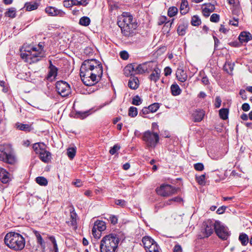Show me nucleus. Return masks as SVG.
Segmentation results:
<instances>
[{
	"mask_svg": "<svg viewBox=\"0 0 252 252\" xmlns=\"http://www.w3.org/2000/svg\"><path fill=\"white\" fill-rule=\"evenodd\" d=\"M103 74L101 63L95 59L85 60L82 63L80 75L84 84L93 86L99 81Z\"/></svg>",
	"mask_w": 252,
	"mask_h": 252,
	"instance_id": "f257e3e1",
	"label": "nucleus"
},
{
	"mask_svg": "<svg viewBox=\"0 0 252 252\" xmlns=\"http://www.w3.org/2000/svg\"><path fill=\"white\" fill-rule=\"evenodd\" d=\"M46 56L43 50V43L41 42L35 46H30L26 47L25 52L21 54V57L26 63L32 64L40 61Z\"/></svg>",
	"mask_w": 252,
	"mask_h": 252,
	"instance_id": "f03ea898",
	"label": "nucleus"
},
{
	"mask_svg": "<svg viewBox=\"0 0 252 252\" xmlns=\"http://www.w3.org/2000/svg\"><path fill=\"white\" fill-rule=\"evenodd\" d=\"M122 20L118 22L119 26L121 28L122 33L125 36H133L136 33L137 28V23L133 16L129 13H124L121 17Z\"/></svg>",
	"mask_w": 252,
	"mask_h": 252,
	"instance_id": "7ed1b4c3",
	"label": "nucleus"
},
{
	"mask_svg": "<svg viewBox=\"0 0 252 252\" xmlns=\"http://www.w3.org/2000/svg\"><path fill=\"white\" fill-rule=\"evenodd\" d=\"M5 244L10 249L16 251L23 249L25 245V240L20 234L14 232L7 233L4 237Z\"/></svg>",
	"mask_w": 252,
	"mask_h": 252,
	"instance_id": "20e7f679",
	"label": "nucleus"
},
{
	"mask_svg": "<svg viewBox=\"0 0 252 252\" xmlns=\"http://www.w3.org/2000/svg\"><path fill=\"white\" fill-rule=\"evenodd\" d=\"M119 242L120 239L117 234L112 233L105 236L100 242L101 252H115Z\"/></svg>",
	"mask_w": 252,
	"mask_h": 252,
	"instance_id": "39448f33",
	"label": "nucleus"
},
{
	"mask_svg": "<svg viewBox=\"0 0 252 252\" xmlns=\"http://www.w3.org/2000/svg\"><path fill=\"white\" fill-rule=\"evenodd\" d=\"M0 161L9 164H14L16 157L12 145L9 143L0 145Z\"/></svg>",
	"mask_w": 252,
	"mask_h": 252,
	"instance_id": "423d86ee",
	"label": "nucleus"
},
{
	"mask_svg": "<svg viewBox=\"0 0 252 252\" xmlns=\"http://www.w3.org/2000/svg\"><path fill=\"white\" fill-rule=\"evenodd\" d=\"M159 135L157 133L148 130L145 131L142 137L143 140L145 142L148 148H154L159 141Z\"/></svg>",
	"mask_w": 252,
	"mask_h": 252,
	"instance_id": "0eeeda50",
	"label": "nucleus"
},
{
	"mask_svg": "<svg viewBox=\"0 0 252 252\" xmlns=\"http://www.w3.org/2000/svg\"><path fill=\"white\" fill-rule=\"evenodd\" d=\"M177 190L178 189L170 185L163 184L159 188H157L156 191L158 195L163 197H168L176 193Z\"/></svg>",
	"mask_w": 252,
	"mask_h": 252,
	"instance_id": "6e6552de",
	"label": "nucleus"
},
{
	"mask_svg": "<svg viewBox=\"0 0 252 252\" xmlns=\"http://www.w3.org/2000/svg\"><path fill=\"white\" fill-rule=\"evenodd\" d=\"M215 231L218 237L223 240H226L230 235L228 228L219 221H215Z\"/></svg>",
	"mask_w": 252,
	"mask_h": 252,
	"instance_id": "1a4fd4ad",
	"label": "nucleus"
},
{
	"mask_svg": "<svg viewBox=\"0 0 252 252\" xmlns=\"http://www.w3.org/2000/svg\"><path fill=\"white\" fill-rule=\"evenodd\" d=\"M56 88L59 94L63 97L68 95L71 92L69 85L64 81L57 82L56 84Z\"/></svg>",
	"mask_w": 252,
	"mask_h": 252,
	"instance_id": "9d476101",
	"label": "nucleus"
},
{
	"mask_svg": "<svg viewBox=\"0 0 252 252\" xmlns=\"http://www.w3.org/2000/svg\"><path fill=\"white\" fill-rule=\"evenodd\" d=\"M45 11L46 13L51 16L63 17L65 15V13L63 11L53 6L47 7Z\"/></svg>",
	"mask_w": 252,
	"mask_h": 252,
	"instance_id": "9b49d317",
	"label": "nucleus"
},
{
	"mask_svg": "<svg viewBox=\"0 0 252 252\" xmlns=\"http://www.w3.org/2000/svg\"><path fill=\"white\" fill-rule=\"evenodd\" d=\"M203 225L204 228V237H208L214 232L215 230V222H213L210 220H208L204 222Z\"/></svg>",
	"mask_w": 252,
	"mask_h": 252,
	"instance_id": "f8f14e48",
	"label": "nucleus"
},
{
	"mask_svg": "<svg viewBox=\"0 0 252 252\" xmlns=\"http://www.w3.org/2000/svg\"><path fill=\"white\" fill-rule=\"evenodd\" d=\"M205 115V112L203 110L196 109L192 114L193 120L195 122H201Z\"/></svg>",
	"mask_w": 252,
	"mask_h": 252,
	"instance_id": "ddd939ff",
	"label": "nucleus"
},
{
	"mask_svg": "<svg viewBox=\"0 0 252 252\" xmlns=\"http://www.w3.org/2000/svg\"><path fill=\"white\" fill-rule=\"evenodd\" d=\"M149 64V63H144L137 65L135 63V74H138L145 73L147 70V66H150Z\"/></svg>",
	"mask_w": 252,
	"mask_h": 252,
	"instance_id": "4468645a",
	"label": "nucleus"
},
{
	"mask_svg": "<svg viewBox=\"0 0 252 252\" xmlns=\"http://www.w3.org/2000/svg\"><path fill=\"white\" fill-rule=\"evenodd\" d=\"M176 75L177 79L181 82H185L188 78L186 72L182 68H178L176 71Z\"/></svg>",
	"mask_w": 252,
	"mask_h": 252,
	"instance_id": "2eb2a0df",
	"label": "nucleus"
},
{
	"mask_svg": "<svg viewBox=\"0 0 252 252\" xmlns=\"http://www.w3.org/2000/svg\"><path fill=\"white\" fill-rule=\"evenodd\" d=\"M161 70L156 65V66L154 68L153 72L149 76V79L151 81H153L155 82H157L160 76Z\"/></svg>",
	"mask_w": 252,
	"mask_h": 252,
	"instance_id": "dca6fc26",
	"label": "nucleus"
},
{
	"mask_svg": "<svg viewBox=\"0 0 252 252\" xmlns=\"http://www.w3.org/2000/svg\"><path fill=\"white\" fill-rule=\"evenodd\" d=\"M0 180L3 184H6L9 181V173L1 167H0Z\"/></svg>",
	"mask_w": 252,
	"mask_h": 252,
	"instance_id": "f3484780",
	"label": "nucleus"
},
{
	"mask_svg": "<svg viewBox=\"0 0 252 252\" xmlns=\"http://www.w3.org/2000/svg\"><path fill=\"white\" fill-rule=\"evenodd\" d=\"M39 158L40 159L45 163H48L51 159V153L47 151L46 149L40 153Z\"/></svg>",
	"mask_w": 252,
	"mask_h": 252,
	"instance_id": "a211bd4d",
	"label": "nucleus"
},
{
	"mask_svg": "<svg viewBox=\"0 0 252 252\" xmlns=\"http://www.w3.org/2000/svg\"><path fill=\"white\" fill-rule=\"evenodd\" d=\"M135 63L127 65L124 69V74L126 76L135 75Z\"/></svg>",
	"mask_w": 252,
	"mask_h": 252,
	"instance_id": "6ab92c4d",
	"label": "nucleus"
},
{
	"mask_svg": "<svg viewBox=\"0 0 252 252\" xmlns=\"http://www.w3.org/2000/svg\"><path fill=\"white\" fill-rule=\"evenodd\" d=\"M142 243L145 248L146 251L149 250V248L153 246L154 243L156 242L149 236H145L142 238Z\"/></svg>",
	"mask_w": 252,
	"mask_h": 252,
	"instance_id": "aec40b11",
	"label": "nucleus"
},
{
	"mask_svg": "<svg viewBox=\"0 0 252 252\" xmlns=\"http://www.w3.org/2000/svg\"><path fill=\"white\" fill-rule=\"evenodd\" d=\"M32 148L36 154H39L40 153L46 149V146L43 142H38L34 143L32 146Z\"/></svg>",
	"mask_w": 252,
	"mask_h": 252,
	"instance_id": "412c9836",
	"label": "nucleus"
},
{
	"mask_svg": "<svg viewBox=\"0 0 252 252\" xmlns=\"http://www.w3.org/2000/svg\"><path fill=\"white\" fill-rule=\"evenodd\" d=\"M188 28V23L187 22H181L177 28V32L179 35H184L186 33V30Z\"/></svg>",
	"mask_w": 252,
	"mask_h": 252,
	"instance_id": "4be33fe9",
	"label": "nucleus"
},
{
	"mask_svg": "<svg viewBox=\"0 0 252 252\" xmlns=\"http://www.w3.org/2000/svg\"><path fill=\"white\" fill-rule=\"evenodd\" d=\"M251 38V34L246 32H242L239 36V39L242 43L248 42Z\"/></svg>",
	"mask_w": 252,
	"mask_h": 252,
	"instance_id": "5701e85b",
	"label": "nucleus"
},
{
	"mask_svg": "<svg viewBox=\"0 0 252 252\" xmlns=\"http://www.w3.org/2000/svg\"><path fill=\"white\" fill-rule=\"evenodd\" d=\"M15 126L17 129L26 132H30L33 129L32 125L23 124L20 123H17L15 124Z\"/></svg>",
	"mask_w": 252,
	"mask_h": 252,
	"instance_id": "b1692460",
	"label": "nucleus"
},
{
	"mask_svg": "<svg viewBox=\"0 0 252 252\" xmlns=\"http://www.w3.org/2000/svg\"><path fill=\"white\" fill-rule=\"evenodd\" d=\"M215 9V6L213 4L209 3L206 5V6L202 9L203 15L207 17L210 13L214 11Z\"/></svg>",
	"mask_w": 252,
	"mask_h": 252,
	"instance_id": "393cba45",
	"label": "nucleus"
},
{
	"mask_svg": "<svg viewBox=\"0 0 252 252\" xmlns=\"http://www.w3.org/2000/svg\"><path fill=\"white\" fill-rule=\"evenodd\" d=\"M139 85V80L137 77L130 78L128 80V86L133 90L137 89Z\"/></svg>",
	"mask_w": 252,
	"mask_h": 252,
	"instance_id": "a878e982",
	"label": "nucleus"
},
{
	"mask_svg": "<svg viewBox=\"0 0 252 252\" xmlns=\"http://www.w3.org/2000/svg\"><path fill=\"white\" fill-rule=\"evenodd\" d=\"M39 6V4L36 2L31 1L25 3L24 8L28 11H31L36 9Z\"/></svg>",
	"mask_w": 252,
	"mask_h": 252,
	"instance_id": "bb28decb",
	"label": "nucleus"
},
{
	"mask_svg": "<svg viewBox=\"0 0 252 252\" xmlns=\"http://www.w3.org/2000/svg\"><path fill=\"white\" fill-rule=\"evenodd\" d=\"M189 6L188 2L187 0H182V2L180 5V12L181 14L185 15L189 11Z\"/></svg>",
	"mask_w": 252,
	"mask_h": 252,
	"instance_id": "cd10ccee",
	"label": "nucleus"
},
{
	"mask_svg": "<svg viewBox=\"0 0 252 252\" xmlns=\"http://www.w3.org/2000/svg\"><path fill=\"white\" fill-rule=\"evenodd\" d=\"M93 227H95V229L102 232L106 229L105 223L102 220H97L94 222Z\"/></svg>",
	"mask_w": 252,
	"mask_h": 252,
	"instance_id": "c85d7f7f",
	"label": "nucleus"
},
{
	"mask_svg": "<svg viewBox=\"0 0 252 252\" xmlns=\"http://www.w3.org/2000/svg\"><path fill=\"white\" fill-rule=\"evenodd\" d=\"M171 94L174 96L179 95L182 92L181 89L177 84H172L171 86Z\"/></svg>",
	"mask_w": 252,
	"mask_h": 252,
	"instance_id": "c756f323",
	"label": "nucleus"
},
{
	"mask_svg": "<svg viewBox=\"0 0 252 252\" xmlns=\"http://www.w3.org/2000/svg\"><path fill=\"white\" fill-rule=\"evenodd\" d=\"M77 214L74 211L70 212V220L68 221L69 225L76 228L77 221H76Z\"/></svg>",
	"mask_w": 252,
	"mask_h": 252,
	"instance_id": "7c9ffc66",
	"label": "nucleus"
},
{
	"mask_svg": "<svg viewBox=\"0 0 252 252\" xmlns=\"http://www.w3.org/2000/svg\"><path fill=\"white\" fill-rule=\"evenodd\" d=\"M33 233L36 238L37 242L43 248L45 247V245L39 232L37 231H33Z\"/></svg>",
	"mask_w": 252,
	"mask_h": 252,
	"instance_id": "2f4dec72",
	"label": "nucleus"
},
{
	"mask_svg": "<svg viewBox=\"0 0 252 252\" xmlns=\"http://www.w3.org/2000/svg\"><path fill=\"white\" fill-rule=\"evenodd\" d=\"M239 240L243 246L247 245L249 242L248 236L245 233H241L239 237Z\"/></svg>",
	"mask_w": 252,
	"mask_h": 252,
	"instance_id": "473e14b6",
	"label": "nucleus"
},
{
	"mask_svg": "<svg viewBox=\"0 0 252 252\" xmlns=\"http://www.w3.org/2000/svg\"><path fill=\"white\" fill-rule=\"evenodd\" d=\"M91 20L87 16H83L80 19L79 24L81 26L87 27L90 24Z\"/></svg>",
	"mask_w": 252,
	"mask_h": 252,
	"instance_id": "72a5a7b5",
	"label": "nucleus"
},
{
	"mask_svg": "<svg viewBox=\"0 0 252 252\" xmlns=\"http://www.w3.org/2000/svg\"><path fill=\"white\" fill-rule=\"evenodd\" d=\"M90 110L85 111H76L75 115L77 118L83 119L90 115Z\"/></svg>",
	"mask_w": 252,
	"mask_h": 252,
	"instance_id": "f704fd0d",
	"label": "nucleus"
},
{
	"mask_svg": "<svg viewBox=\"0 0 252 252\" xmlns=\"http://www.w3.org/2000/svg\"><path fill=\"white\" fill-rule=\"evenodd\" d=\"M16 9L14 7L9 8L7 11L5 13V16L13 18L16 17Z\"/></svg>",
	"mask_w": 252,
	"mask_h": 252,
	"instance_id": "c9c22d12",
	"label": "nucleus"
},
{
	"mask_svg": "<svg viewBox=\"0 0 252 252\" xmlns=\"http://www.w3.org/2000/svg\"><path fill=\"white\" fill-rule=\"evenodd\" d=\"M58 69L56 67H52V68H49V71L48 74V78H51L53 77L54 79L55 78L57 75Z\"/></svg>",
	"mask_w": 252,
	"mask_h": 252,
	"instance_id": "e433bc0d",
	"label": "nucleus"
},
{
	"mask_svg": "<svg viewBox=\"0 0 252 252\" xmlns=\"http://www.w3.org/2000/svg\"><path fill=\"white\" fill-rule=\"evenodd\" d=\"M228 110L226 108H222L219 111L220 117L223 120H226L228 118Z\"/></svg>",
	"mask_w": 252,
	"mask_h": 252,
	"instance_id": "4c0bfd02",
	"label": "nucleus"
},
{
	"mask_svg": "<svg viewBox=\"0 0 252 252\" xmlns=\"http://www.w3.org/2000/svg\"><path fill=\"white\" fill-rule=\"evenodd\" d=\"M76 152V151L75 148L71 147L67 149V155L68 157L71 159H72L74 158Z\"/></svg>",
	"mask_w": 252,
	"mask_h": 252,
	"instance_id": "58836bf2",
	"label": "nucleus"
},
{
	"mask_svg": "<svg viewBox=\"0 0 252 252\" xmlns=\"http://www.w3.org/2000/svg\"><path fill=\"white\" fill-rule=\"evenodd\" d=\"M205 178H206V174H202L200 176H196L195 179L196 182L200 185H205Z\"/></svg>",
	"mask_w": 252,
	"mask_h": 252,
	"instance_id": "ea45409f",
	"label": "nucleus"
},
{
	"mask_svg": "<svg viewBox=\"0 0 252 252\" xmlns=\"http://www.w3.org/2000/svg\"><path fill=\"white\" fill-rule=\"evenodd\" d=\"M146 252H161L159 247L157 243H154L153 246H151L149 250H147Z\"/></svg>",
	"mask_w": 252,
	"mask_h": 252,
	"instance_id": "a19ab883",
	"label": "nucleus"
},
{
	"mask_svg": "<svg viewBox=\"0 0 252 252\" xmlns=\"http://www.w3.org/2000/svg\"><path fill=\"white\" fill-rule=\"evenodd\" d=\"M36 183L41 186H46L48 184L47 180L43 177H38L36 178Z\"/></svg>",
	"mask_w": 252,
	"mask_h": 252,
	"instance_id": "79ce46f5",
	"label": "nucleus"
},
{
	"mask_svg": "<svg viewBox=\"0 0 252 252\" xmlns=\"http://www.w3.org/2000/svg\"><path fill=\"white\" fill-rule=\"evenodd\" d=\"M148 108L150 112L154 113L159 108V104L158 103H154L149 105Z\"/></svg>",
	"mask_w": 252,
	"mask_h": 252,
	"instance_id": "37998d69",
	"label": "nucleus"
},
{
	"mask_svg": "<svg viewBox=\"0 0 252 252\" xmlns=\"http://www.w3.org/2000/svg\"><path fill=\"white\" fill-rule=\"evenodd\" d=\"M178 12V9L177 7L175 6H172L169 7L168 10V16L172 17L174 16L177 14Z\"/></svg>",
	"mask_w": 252,
	"mask_h": 252,
	"instance_id": "c03bdc74",
	"label": "nucleus"
},
{
	"mask_svg": "<svg viewBox=\"0 0 252 252\" xmlns=\"http://www.w3.org/2000/svg\"><path fill=\"white\" fill-rule=\"evenodd\" d=\"M138 111L136 107L131 106L128 110V115L131 117H135L137 115Z\"/></svg>",
	"mask_w": 252,
	"mask_h": 252,
	"instance_id": "a18cd8bd",
	"label": "nucleus"
},
{
	"mask_svg": "<svg viewBox=\"0 0 252 252\" xmlns=\"http://www.w3.org/2000/svg\"><path fill=\"white\" fill-rule=\"evenodd\" d=\"M191 23L193 26H197L201 24V20L197 16L194 15L192 17Z\"/></svg>",
	"mask_w": 252,
	"mask_h": 252,
	"instance_id": "49530a36",
	"label": "nucleus"
},
{
	"mask_svg": "<svg viewBox=\"0 0 252 252\" xmlns=\"http://www.w3.org/2000/svg\"><path fill=\"white\" fill-rule=\"evenodd\" d=\"M142 100L138 95L134 96L132 98V104L135 105H139L142 103Z\"/></svg>",
	"mask_w": 252,
	"mask_h": 252,
	"instance_id": "de8ad7c7",
	"label": "nucleus"
},
{
	"mask_svg": "<svg viewBox=\"0 0 252 252\" xmlns=\"http://www.w3.org/2000/svg\"><path fill=\"white\" fill-rule=\"evenodd\" d=\"M74 0H64L63 1V5L66 8H70L74 5Z\"/></svg>",
	"mask_w": 252,
	"mask_h": 252,
	"instance_id": "09e8293b",
	"label": "nucleus"
},
{
	"mask_svg": "<svg viewBox=\"0 0 252 252\" xmlns=\"http://www.w3.org/2000/svg\"><path fill=\"white\" fill-rule=\"evenodd\" d=\"M92 234L95 239H99L101 235V232L95 229V227H93Z\"/></svg>",
	"mask_w": 252,
	"mask_h": 252,
	"instance_id": "8fccbe9b",
	"label": "nucleus"
},
{
	"mask_svg": "<svg viewBox=\"0 0 252 252\" xmlns=\"http://www.w3.org/2000/svg\"><path fill=\"white\" fill-rule=\"evenodd\" d=\"M74 5H84L86 6L88 4L87 0H81L78 1L77 0H74Z\"/></svg>",
	"mask_w": 252,
	"mask_h": 252,
	"instance_id": "3c124183",
	"label": "nucleus"
},
{
	"mask_svg": "<svg viewBox=\"0 0 252 252\" xmlns=\"http://www.w3.org/2000/svg\"><path fill=\"white\" fill-rule=\"evenodd\" d=\"M50 240H51V241L52 242V243L53 244V251H54V252H58V248L57 244L56 243V241L55 240V237H54L53 236L50 237Z\"/></svg>",
	"mask_w": 252,
	"mask_h": 252,
	"instance_id": "603ef678",
	"label": "nucleus"
},
{
	"mask_svg": "<svg viewBox=\"0 0 252 252\" xmlns=\"http://www.w3.org/2000/svg\"><path fill=\"white\" fill-rule=\"evenodd\" d=\"M115 203L116 205H119L122 207H124L126 205V201L123 199H117L115 200Z\"/></svg>",
	"mask_w": 252,
	"mask_h": 252,
	"instance_id": "864d4df0",
	"label": "nucleus"
},
{
	"mask_svg": "<svg viewBox=\"0 0 252 252\" xmlns=\"http://www.w3.org/2000/svg\"><path fill=\"white\" fill-rule=\"evenodd\" d=\"M194 168L197 171H202L204 167V165L202 163H197L194 164Z\"/></svg>",
	"mask_w": 252,
	"mask_h": 252,
	"instance_id": "5fc2aeb1",
	"label": "nucleus"
},
{
	"mask_svg": "<svg viewBox=\"0 0 252 252\" xmlns=\"http://www.w3.org/2000/svg\"><path fill=\"white\" fill-rule=\"evenodd\" d=\"M220 20V16L217 14H213L210 17V21L212 22H218Z\"/></svg>",
	"mask_w": 252,
	"mask_h": 252,
	"instance_id": "6e6d98bb",
	"label": "nucleus"
},
{
	"mask_svg": "<svg viewBox=\"0 0 252 252\" xmlns=\"http://www.w3.org/2000/svg\"><path fill=\"white\" fill-rule=\"evenodd\" d=\"M120 147L118 145H115L109 151V153L111 155H114L119 149Z\"/></svg>",
	"mask_w": 252,
	"mask_h": 252,
	"instance_id": "4d7b16f0",
	"label": "nucleus"
},
{
	"mask_svg": "<svg viewBox=\"0 0 252 252\" xmlns=\"http://www.w3.org/2000/svg\"><path fill=\"white\" fill-rule=\"evenodd\" d=\"M120 57L124 60L128 59L129 57V55L128 53L126 51H121L120 53Z\"/></svg>",
	"mask_w": 252,
	"mask_h": 252,
	"instance_id": "13d9d810",
	"label": "nucleus"
},
{
	"mask_svg": "<svg viewBox=\"0 0 252 252\" xmlns=\"http://www.w3.org/2000/svg\"><path fill=\"white\" fill-rule=\"evenodd\" d=\"M109 220L113 224H115L118 222L117 217L114 215H111L109 217Z\"/></svg>",
	"mask_w": 252,
	"mask_h": 252,
	"instance_id": "bf43d9fd",
	"label": "nucleus"
},
{
	"mask_svg": "<svg viewBox=\"0 0 252 252\" xmlns=\"http://www.w3.org/2000/svg\"><path fill=\"white\" fill-rule=\"evenodd\" d=\"M167 20V18L166 16H161L158 19V25H161L164 23L167 24L168 23H166V21Z\"/></svg>",
	"mask_w": 252,
	"mask_h": 252,
	"instance_id": "052dcab7",
	"label": "nucleus"
},
{
	"mask_svg": "<svg viewBox=\"0 0 252 252\" xmlns=\"http://www.w3.org/2000/svg\"><path fill=\"white\" fill-rule=\"evenodd\" d=\"M239 94L243 100H245L247 99V96L245 90L243 89L241 90L239 92Z\"/></svg>",
	"mask_w": 252,
	"mask_h": 252,
	"instance_id": "680f3d73",
	"label": "nucleus"
},
{
	"mask_svg": "<svg viewBox=\"0 0 252 252\" xmlns=\"http://www.w3.org/2000/svg\"><path fill=\"white\" fill-rule=\"evenodd\" d=\"M221 100L219 96H217L215 99V106L216 108H219L221 105Z\"/></svg>",
	"mask_w": 252,
	"mask_h": 252,
	"instance_id": "e2e57ef3",
	"label": "nucleus"
},
{
	"mask_svg": "<svg viewBox=\"0 0 252 252\" xmlns=\"http://www.w3.org/2000/svg\"><path fill=\"white\" fill-rule=\"evenodd\" d=\"M150 111L148 110V107H144L142 109L141 112L140 113V115L142 117H146L144 115L148 114Z\"/></svg>",
	"mask_w": 252,
	"mask_h": 252,
	"instance_id": "0e129e2a",
	"label": "nucleus"
},
{
	"mask_svg": "<svg viewBox=\"0 0 252 252\" xmlns=\"http://www.w3.org/2000/svg\"><path fill=\"white\" fill-rule=\"evenodd\" d=\"M242 109L244 111H248L250 109V105L247 103H245L242 105Z\"/></svg>",
	"mask_w": 252,
	"mask_h": 252,
	"instance_id": "69168bd1",
	"label": "nucleus"
},
{
	"mask_svg": "<svg viewBox=\"0 0 252 252\" xmlns=\"http://www.w3.org/2000/svg\"><path fill=\"white\" fill-rule=\"evenodd\" d=\"M173 252H182L181 246L179 245H176L173 248Z\"/></svg>",
	"mask_w": 252,
	"mask_h": 252,
	"instance_id": "338daca9",
	"label": "nucleus"
},
{
	"mask_svg": "<svg viewBox=\"0 0 252 252\" xmlns=\"http://www.w3.org/2000/svg\"><path fill=\"white\" fill-rule=\"evenodd\" d=\"M164 71L165 76H167L168 75H169L171 74V73L172 72V70L170 67H166L164 68Z\"/></svg>",
	"mask_w": 252,
	"mask_h": 252,
	"instance_id": "774afa93",
	"label": "nucleus"
}]
</instances>
